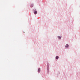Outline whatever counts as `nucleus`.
I'll return each mask as SVG.
<instances>
[{"mask_svg": "<svg viewBox=\"0 0 80 80\" xmlns=\"http://www.w3.org/2000/svg\"><path fill=\"white\" fill-rule=\"evenodd\" d=\"M58 38H59V39H61V38H62V37H60L59 36H58Z\"/></svg>", "mask_w": 80, "mask_h": 80, "instance_id": "nucleus-4", "label": "nucleus"}, {"mask_svg": "<svg viewBox=\"0 0 80 80\" xmlns=\"http://www.w3.org/2000/svg\"><path fill=\"white\" fill-rule=\"evenodd\" d=\"M58 58H59L58 56H56V59H58Z\"/></svg>", "mask_w": 80, "mask_h": 80, "instance_id": "nucleus-5", "label": "nucleus"}, {"mask_svg": "<svg viewBox=\"0 0 80 80\" xmlns=\"http://www.w3.org/2000/svg\"><path fill=\"white\" fill-rule=\"evenodd\" d=\"M40 72V68H39L38 69V72Z\"/></svg>", "mask_w": 80, "mask_h": 80, "instance_id": "nucleus-2", "label": "nucleus"}, {"mask_svg": "<svg viewBox=\"0 0 80 80\" xmlns=\"http://www.w3.org/2000/svg\"><path fill=\"white\" fill-rule=\"evenodd\" d=\"M68 46H69L68 44H66V48H68Z\"/></svg>", "mask_w": 80, "mask_h": 80, "instance_id": "nucleus-1", "label": "nucleus"}, {"mask_svg": "<svg viewBox=\"0 0 80 80\" xmlns=\"http://www.w3.org/2000/svg\"><path fill=\"white\" fill-rule=\"evenodd\" d=\"M37 11H35L34 12V14L35 15H36V14H37Z\"/></svg>", "mask_w": 80, "mask_h": 80, "instance_id": "nucleus-3", "label": "nucleus"}, {"mask_svg": "<svg viewBox=\"0 0 80 80\" xmlns=\"http://www.w3.org/2000/svg\"><path fill=\"white\" fill-rule=\"evenodd\" d=\"M33 4H31V7H33Z\"/></svg>", "mask_w": 80, "mask_h": 80, "instance_id": "nucleus-6", "label": "nucleus"}]
</instances>
